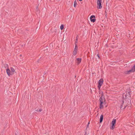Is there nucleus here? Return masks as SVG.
<instances>
[{
  "mask_svg": "<svg viewBox=\"0 0 135 135\" xmlns=\"http://www.w3.org/2000/svg\"><path fill=\"white\" fill-rule=\"evenodd\" d=\"M99 100L100 102V109L102 108L103 107V104L105 103V98L103 97V95H102V96L100 98Z\"/></svg>",
  "mask_w": 135,
  "mask_h": 135,
  "instance_id": "1",
  "label": "nucleus"
},
{
  "mask_svg": "<svg viewBox=\"0 0 135 135\" xmlns=\"http://www.w3.org/2000/svg\"><path fill=\"white\" fill-rule=\"evenodd\" d=\"M103 82V79H101L98 82V88L99 89V90L101 85H102Z\"/></svg>",
  "mask_w": 135,
  "mask_h": 135,
  "instance_id": "2",
  "label": "nucleus"
},
{
  "mask_svg": "<svg viewBox=\"0 0 135 135\" xmlns=\"http://www.w3.org/2000/svg\"><path fill=\"white\" fill-rule=\"evenodd\" d=\"M116 122V120L115 119H113L112 122V126L110 127V129H113L114 128L115 124Z\"/></svg>",
  "mask_w": 135,
  "mask_h": 135,
  "instance_id": "3",
  "label": "nucleus"
},
{
  "mask_svg": "<svg viewBox=\"0 0 135 135\" xmlns=\"http://www.w3.org/2000/svg\"><path fill=\"white\" fill-rule=\"evenodd\" d=\"M102 0H97V4L98 5L97 8L98 9H101L102 8Z\"/></svg>",
  "mask_w": 135,
  "mask_h": 135,
  "instance_id": "4",
  "label": "nucleus"
},
{
  "mask_svg": "<svg viewBox=\"0 0 135 135\" xmlns=\"http://www.w3.org/2000/svg\"><path fill=\"white\" fill-rule=\"evenodd\" d=\"M78 49L77 44H75V48L74 50V51L73 52V55H75L77 54V51Z\"/></svg>",
  "mask_w": 135,
  "mask_h": 135,
  "instance_id": "5",
  "label": "nucleus"
},
{
  "mask_svg": "<svg viewBox=\"0 0 135 135\" xmlns=\"http://www.w3.org/2000/svg\"><path fill=\"white\" fill-rule=\"evenodd\" d=\"M95 18V16L94 15L91 16L90 18L91 21L93 22H95L96 21V19Z\"/></svg>",
  "mask_w": 135,
  "mask_h": 135,
  "instance_id": "6",
  "label": "nucleus"
},
{
  "mask_svg": "<svg viewBox=\"0 0 135 135\" xmlns=\"http://www.w3.org/2000/svg\"><path fill=\"white\" fill-rule=\"evenodd\" d=\"M7 73L9 76L11 75H12V73L11 72V71L9 68H7L6 69Z\"/></svg>",
  "mask_w": 135,
  "mask_h": 135,
  "instance_id": "7",
  "label": "nucleus"
},
{
  "mask_svg": "<svg viewBox=\"0 0 135 135\" xmlns=\"http://www.w3.org/2000/svg\"><path fill=\"white\" fill-rule=\"evenodd\" d=\"M135 71V65H134L133 67H132L131 69L128 71V73L130 72H134Z\"/></svg>",
  "mask_w": 135,
  "mask_h": 135,
  "instance_id": "8",
  "label": "nucleus"
},
{
  "mask_svg": "<svg viewBox=\"0 0 135 135\" xmlns=\"http://www.w3.org/2000/svg\"><path fill=\"white\" fill-rule=\"evenodd\" d=\"M81 58H78L77 59V63L78 64H79L81 62Z\"/></svg>",
  "mask_w": 135,
  "mask_h": 135,
  "instance_id": "9",
  "label": "nucleus"
},
{
  "mask_svg": "<svg viewBox=\"0 0 135 135\" xmlns=\"http://www.w3.org/2000/svg\"><path fill=\"white\" fill-rule=\"evenodd\" d=\"M11 70V73H12V75H13L14 74V73L15 71V70L12 67H11L10 68Z\"/></svg>",
  "mask_w": 135,
  "mask_h": 135,
  "instance_id": "10",
  "label": "nucleus"
},
{
  "mask_svg": "<svg viewBox=\"0 0 135 135\" xmlns=\"http://www.w3.org/2000/svg\"><path fill=\"white\" fill-rule=\"evenodd\" d=\"M103 115H101L100 116V123H101L103 120Z\"/></svg>",
  "mask_w": 135,
  "mask_h": 135,
  "instance_id": "11",
  "label": "nucleus"
},
{
  "mask_svg": "<svg viewBox=\"0 0 135 135\" xmlns=\"http://www.w3.org/2000/svg\"><path fill=\"white\" fill-rule=\"evenodd\" d=\"M76 5H77L76 1V0H75L74 2V7H75L76 6Z\"/></svg>",
  "mask_w": 135,
  "mask_h": 135,
  "instance_id": "12",
  "label": "nucleus"
},
{
  "mask_svg": "<svg viewBox=\"0 0 135 135\" xmlns=\"http://www.w3.org/2000/svg\"><path fill=\"white\" fill-rule=\"evenodd\" d=\"M64 26L63 25H62L60 27V28L61 30H62L63 29L64 27Z\"/></svg>",
  "mask_w": 135,
  "mask_h": 135,
  "instance_id": "13",
  "label": "nucleus"
},
{
  "mask_svg": "<svg viewBox=\"0 0 135 135\" xmlns=\"http://www.w3.org/2000/svg\"><path fill=\"white\" fill-rule=\"evenodd\" d=\"M4 67L6 68H8V65L7 64H5L4 65Z\"/></svg>",
  "mask_w": 135,
  "mask_h": 135,
  "instance_id": "14",
  "label": "nucleus"
},
{
  "mask_svg": "<svg viewBox=\"0 0 135 135\" xmlns=\"http://www.w3.org/2000/svg\"><path fill=\"white\" fill-rule=\"evenodd\" d=\"M123 103H124V101L123 100L122 102V104L121 105V106H120V108L121 109H122V108L123 107Z\"/></svg>",
  "mask_w": 135,
  "mask_h": 135,
  "instance_id": "15",
  "label": "nucleus"
},
{
  "mask_svg": "<svg viewBox=\"0 0 135 135\" xmlns=\"http://www.w3.org/2000/svg\"><path fill=\"white\" fill-rule=\"evenodd\" d=\"M78 41V38H77V37L76 40V41L75 42V44H77Z\"/></svg>",
  "mask_w": 135,
  "mask_h": 135,
  "instance_id": "16",
  "label": "nucleus"
},
{
  "mask_svg": "<svg viewBox=\"0 0 135 135\" xmlns=\"http://www.w3.org/2000/svg\"><path fill=\"white\" fill-rule=\"evenodd\" d=\"M42 111V109H40L39 110V111L40 112Z\"/></svg>",
  "mask_w": 135,
  "mask_h": 135,
  "instance_id": "17",
  "label": "nucleus"
},
{
  "mask_svg": "<svg viewBox=\"0 0 135 135\" xmlns=\"http://www.w3.org/2000/svg\"><path fill=\"white\" fill-rule=\"evenodd\" d=\"M97 56L99 57V56L98 54L97 55Z\"/></svg>",
  "mask_w": 135,
  "mask_h": 135,
  "instance_id": "18",
  "label": "nucleus"
},
{
  "mask_svg": "<svg viewBox=\"0 0 135 135\" xmlns=\"http://www.w3.org/2000/svg\"><path fill=\"white\" fill-rule=\"evenodd\" d=\"M126 106H125L124 107V108H123V109H125V108H126Z\"/></svg>",
  "mask_w": 135,
  "mask_h": 135,
  "instance_id": "19",
  "label": "nucleus"
},
{
  "mask_svg": "<svg viewBox=\"0 0 135 135\" xmlns=\"http://www.w3.org/2000/svg\"><path fill=\"white\" fill-rule=\"evenodd\" d=\"M107 13L106 11H105V14L106 15H107Z\"/></svg>",
  "mask_w": 135,
  "mask_h": 135,
  "instance_id": "20",
  "label": "nucleus"
},
{
  "mask_svg": "<svg viewBox=\"0 0 135 135\" xmlns=\"http://www.w3.org/2000/svg\"><path fill=\"white\" fill-rule=\"evenodd\" d=\"M36 111L38 112L39 111V110L37 109V110H36Z\"/></svg>",
  "mask_w": 135,
  "mask_h": 135,
  "instance_id": "21",
  "label": "nucleus"
},
{
  "mask_svg": "<svg viewBox=\"0 0 135 135\" xmlns=\"http://www.w3.org/2000/svg\"><path fill=\"white\" fill-rule=\"evenodd\" d=\"M79 1H82V0H79Z\"/></svg>",
  "mask_w": 135,
  "mask_h": 135,
  "instance_id": "22",
  "label": "nucleus"
}]
</instances>
